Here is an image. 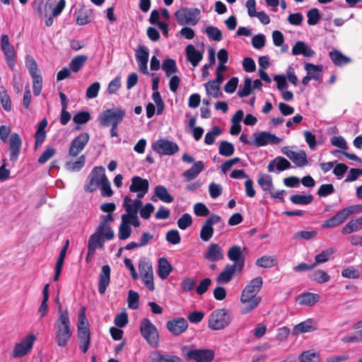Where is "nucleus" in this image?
<instances>
[{"label":"nucleus","mask_w":362,"mask_h":362,"mask_svg":"<svg viewBox=\"0 0 362 362\" xmlns=\"http://www.w3.org/2000/svg\"><path fill=\"white\" fill-rule=\"evenodd\" d=\"M228 258L233 262L232 265L228 264V282L233 277L235 273H240L244 267L245 257L240 246H233L228 251Z\"/></svg>","instance_id":"3"},{"label":"nucleus","mask_w":362,"mask_h":362,"mask_svg":"<svg viewBox=\"0 0 362 362\" xmlns=\"http://www.w3.org/2000/svg\"><path fill=\"white\" fill-rule=\"evenodd\" d=\"M329 56L335 66H342L351 62V59L337 49H333L329 52Z\"/></svg>","instance_id":"29"},{"label":"nucleus","mask_w":362,"mask_h":362,"mask_svg":"<svg viewBox=\"0 0 362 362\" xmlns=\"http://www.w3.org/2000/svg\"><path fill=\"white\" fill-rule=\"evenodd\" d=\"M132 200L129 196L124 198V207L127 211L126 215H135L138 214L139 210L141 208V199L136 198L132 203Z\"/></svg>","instance_id":"24"},{"label":"nucleus","mask_w":362,"mask_h":362,"mask_svg":"<svg viewBox=\"0 0 362 362\" xmlns=\"http://www.w3.org/2000/svg\"><path fill=\"white\" fill-rule=\"evenodd\" d=\"M341 276L344 278L355 279L359 278L360 273L358 269L351 266L344 269L341 272Z\"/></svg>","instance_id":"64"},{"label":"nucleus","mask_w":362,"mask_h":362,"mask_svg":"<svg viewBox=\"0 0 362 362\" xmlns=\"http://www.w3.org/2000/svg\"><path fill=\"white\" fill-rule=\"evenodd\" d=\"M126 116L124 110L114 107L103 112L99 117V122L101 126L109 127L110 125H119Z\"/></svg>","instance_id":"5"},{"label":"nucleus","mask_w":362,"mask_h":362,"mask_svg":"<svg viewBox=\"0 0 362 362\" xmlns=\"http://www.w3.org/2000/svg\"><path fill=\"white\" fill-rule=\"evenodd\" d=\"M57 153V150L52 147H47L42 153V155L38 158V163L40 164H45L51 158H52Z\"/></svg>","instance_id":"55"},{"label":"nucleus","mask_w":362,"mask_h":362,"mask_svg":"<svg viewBox=\"0 0 362 362\" xmlns=\"http://www.w3.org/2000/svg\"><path fill=\"white\" fill-rule=\"evenodd\" d=\"M334 253V250L332 248H329L323 250L321 253L317 255L315 257V267L317 264L325 263L328 261L329 257Z\"/></svg>","instance_id":"53"},{"label":"nucleus","mask_w":362,"mask_h":362,"mask_svg":"<svg viewBox=\"0 0 362 362\" xmlns=\"http://www.w3.org/2000/svg\"><path fill=\"white\" fill-rule=\"evenodd\" d=\"M88 59V56L84 54L77 55L74 57L69 63L71 70L74 72H78Z\"/></svg>","instance_id":"39"},{"label":"nucleus","mask_w":362,"mask_h":362,"mask_svg":"<svg viewBox=\"0 0 362 362\" xmlns=\"http://www.w3.org/2000/svg\"><path fill=\"white\" fill-rule=\"evenodd\" d=\"M132 234V228L127 222L122 220V222L119 227L118 237L120 240H126L130 237Z\"/></svg>","instance_id":"52"},{"label":"nucleus","mask_w":362,"mask_h":362,"mask_svg":"<svg viewBox=\"0 0 362 362\" xmlns=\"http://www.w3.org/2000/svg\"><path fill=\"white\" fill-rule=\"evenodd\" d=\"M93 11L90 8L82 6L80 9L75 13L76 23L79 25H84L90 22Z\"/></svg>","instance_id":"27"},{"label":"nucleus","mask_w":362,"mask_h":362,"mask_svg":"<svg viewBox=\"0 0 362 362\" xmlns=\"http://www.w3.org/2000/svg\"><path fill=\"white\" fill-rule=\"evenodd\" d=\"M59 95L62 104L60 122L62 125H66L71 119V114L66 110L68 107L67 98L66 95L62 92H59Z\"/></svg>","instance_id":"36"},{"label":"nucleus","mask_w":362,"mask_h":362,"mask_svg":"<svg viewBox=\"0 0 362 362\" xmlns=\"http://www.w3.org/2000/svg\"><path fill=\"white\" fill-rule=\"evenodd\" d=\"M221 217L216 214H212L204 222L200 231V238L204 241H209L214 234L213 225L218 223Z\"/></svg>","instance_id":"17"},{"label":"nucleus","mask_w":362,"mask_h":362,"mask_svg":"<svg viewBox=\"0 0 362 362\" xmlns=\"http://www.w3.org/2000/svg\"><path fill=\"white\" fill-rule=\"evenodd\" d=\"M204 257L212 262L222 259H223V250L218 244L213 243L204 254Z\"/></svg>","instance_id":"28"},{"label":"nucleus","mask_w":362,"mask_h":362,"mask_svg":"<svg viewBox=\"0 0 362 362\" xmlns=\"http://www.w3.org/2000/svg\"><path fill=\"white\" fill-rule=\"evenodd\" d=\"M263 284L262 277L252 279L242 292L240 301L243 313L255 309L260 303L261 297L257 295Z\"/></svg>","instance_id":"1"},{"label":"nucleus","mask_w":362,"mask_h":362,"mask_svg":"<svg viewBox=\"0 0 362 362\" xmlns=\"http://www.w3.org/2000/svg\"><path fill=\"white\" fill-rule=\"evenodd\" d=\"M349 209L351 207H346L341 210H339L336 213L334 216L325 221L322 224V228H335L342 223H344L350 215H351V211Z\"/></svg>","instance_id":"12"},{"label":"nucleus","mask_w":362,"mask_h":362,"mask_svg":"<svg viewBox=\"0 0 362 362\" xmlns=\"http://www.w3.org/2000/svg\"><path fill=\"white\" fill-rule=\"evenodd\" d=\"M149 182L148 180L139 176H134L132 178V184L129 187L131 192L137 193L136 198L141 199L148 192Z\"/></svg>","instance_id":"15"},{"label":"nucleus","mask_w":362,"mask_h":362,"mask_svg":"<svg viewBox=\"0 0 362 362\" xmlns=\"http://www.w3.org/2000/svg\"><path fill=\"white\" fill-rule=\"evenodd\" d=\"M291 52L293 55L302 54L305 57H312L315 55L314 50L303 41L296 42Z\"/></svg>","instance_id":"26"},{"label":"nucleus","mask_w":362,"mask_h":362,"mask_svg":"<svg viewBox=\"0 0 362 362\" xmlns=\"http://www.w3.org/2000/svg\"><path fill=\"white\" fill-rule=\"evenodd\" d=\"M166 327L170 333L177 336L186 331L188 324L185 318H173L167 322Z\"/></svg>","instance_id":"20"},{"label":"nucleus","mask_w":362,"mask_h":362,"mask_svg":"<svg viewBox=\"0 0 362 362\" xmlns=\"http://www.w3.org/2000/svg\"><path fill=\"white\" fill-rule=\"evenodd\" d=\"M291 168V165L288 160L281 156H278L272 160L268 165L267 169L269 172H274L275 168L281 172Z\"/></svg>","instance_id":"25"},{"label":"nucleus","mask_w":362,"mask_h":362,"mask_svg":"<svg viewBox=\"0 0 362 362\" xmlns=\"http://www.w3.org/2000/svg\"><path fill=\"white\" fill-rule=\"evenodd\" d=\"M166 240L173 244H179L181 241V237L179 232L177 230H170L167 232L165 235Z\"/></svg>","instance_id":"62"},{"label":"nucleus","mask_w":362,"mask_h":362,"mask_svg":"<svg viewBox=\"0 0 362 362\" xmlns=\"http://www.w3.org/2000/svg\"><path fill=\"white\" fill-rule=\"evenodd\" d=\"M155 195L158 198L165 203H171L173 202L174 198L170 195L166 187L163 185H157L154 189Z\"/></svg>","instance_id":"38"},{"label":"nucleus","mask_w":362,"mask_h":362,"mask_svg":"<svg viewBox=\"0 0 362 362\" xmlns=\"http://www.w3.org/2000/svg\"><path fill=\"white\" fill-rule=\"evenodd\" d=\"M308 23L310 25H316L320 20V14L319 10L316 8H313L308 11Z\"/></svg>","instance_id":"58"},{"label":"nucleus","mask_w":362,"mask_h":362,"mask_svg":"<svg viewBox=\"0 0 362 362\" xmlns=\"http://www.w3.org/2000/svg\"><path fill=\"white\" fill-rule=\"evenodd\" d=\"M110 267L108 264L103 265L98 276V292L104 294L110 283Z\"/></svg>","instance_id":"21"},{"label":"nucleus","mask_w":362,"mask_h":362,"mask_svg":"<svg viewBox=\"0 0 362 362\" xmlns=\"http://www.w3.org/2000/svg\"><path fill=\"white\" fill-rule=\"evenodd\" d=\"M33 79V93L35 95L38 96L42 90V78L40 74L31 76Z\"/></svg>","instance_id":"54"},{"label":"nucleus","mask_w":362,"mask_h":362,"mask_svg":"<svg viewBox=\"0 0 362 362\" xmlns=\"http://www.w3.org/2000/svg\"><path fill=\"white\" fill-rule=\"evenodd\" d=\"M298 359L300 362H320V356L317 351L307 350L301 353Z\"/></svg>","instance_id":"40"},{"label":"nucleus","mask_w":362,"mask_h":362,"mask_svg":"<svg viewBox=\"0 0 362 362\" xmlns=\"http://www.w3.org/2000/svg\"><path fill=\"white\" fill-rule=\"evenodd\" d=\"M0 102L3 109L6 112H10L12 109L11 100L7 90L4 88H0Z\"/></svg>","instance_id":"45"},{"label":"nucleus","mask_w":362,"mask_h":362,"mask_svg":"<svg viewBox=\"0 0 362 362\" xmlns=\"http://www.w3.org/2000/svg\"><path fill=\"white\" fill-rule=\"evenodd\" d=\"M78 338L79 347L83 354H86L90 343L89 323L88 318H80L78 323Z\"/></svg>","instance_id":"8"},{"label":"nucleus","mask_w":362,"mask_h":362,"mask_svg":"<svg viewBox=\"0 0 362 362\" xmlns=\"http://www.w3.org/2000/svg\"><path fill=\"white\" fill-rule=\"evenodd\" d=\"M151 362H180L181 359L177 356L161 354L154 352L151 358Z\"/></svg>","instance_id":"41"},{"label":"nucleus","mask_w":362,"mask_h":362,"mask_svg":"<svg viewBox=\"0 0 362 362\" xmlns=\"http://www.w3.org/2000/svg\"><path fill=\"white\" fill-rule=\"evenodd\" d=\"M100 236H104L105 238V231H100L97 228V231L92 234L88 240V248H89L90 254L93 253V251L96 250L100 242Z\"/></svg>","instance_id":"42"},{"label":"nucleus","mask_w":362,"mask_h":362,"mask_svg":"<svg viewBox=\"0 0 362 362\" xmlns=\"http://www.w3.org/2000/svg\"><path fill=\"white\" fill-rule=\"evenodd\" d=\"M22 141L18 133H13L9 139V152L10 160L13 163L16 162L18 159Z\"/></svg>","instance_id":"19"},{"label":"nucleus","mask_w":362,"mask_h":362,"mask_svg":"<svg viewBox=\"0 0 362 362\" xmlns=\"http://www.w3.org/2000/svg\"><path fill=\"white\" fill-rule=\"evenodd\" d=\"M100 88V85L99 82H94L91 83L86 90V97L90 99L96 98L98 95Z\"/></svg>","instance_id":"63"},{"label":"nucleus","mask_w":362,"mask_h":362,"mask_svg":"<svg viewBox=\"0 0 362 362\" xmlns=\"http://www.w3.org/2000/svg\"><path fill=\"white\" fill-rule=\"evenodd\" d=\"M173 271V267L169 261L165 258L161 257L158 260V274L162 279H165L170 272Z\"/></svg>","instance_id":"31"},{"label":"nucleus","mask_w":362,"mask_h":362,"mask_svg":"<svg viewBox=\"0 0 362 362\" xmlns=\"http://www.w3.org/2000/svg\"><path fill=\"white\" fill-rule=\"evenodd\" d=\"M252 136L254 138V146L257 147L264 146L268 144H278L281 141V139L269 132L254 133Z\"/></svg>","instance_id":"13"},{"label":"nucleus","mask_w":362,"mask_h":362,"mask_svg":"<svg viewBox=\"0 0 362 362\" xmlns=\"http://www.w3.org/2000/svg\"><path fill=\"white\" fill-rule=\"evenodd\" d=\"M55 339L59 347H65L73 333L69 318H58L54 325Z\"/></svg>","instance_id":"2"},{"label":"nucleus","mask_w":362,"mask_h":362,"mask_svg":"<svg viewBox=\"0 0 362 362\" xmlns=\"http://www.w3.org/2000/svg\"><path fill=\"white\" fill-rule=\"evenodd\" d=\"M37 337L33 333H29L16 343L12 350L11 357L18 358L28 355L33 349Z\"/></svg>","instance_id":"6"},{"label":"nucleus","mask_w":362,"mask_h":362,"mask_svg":"<svg viewBox=\"0 0 362 362\" xmlns=\"http://www.w3.org/2000/svg\"><path fill=\"white\" fill-rule=\"evenodd\" d=\"M304 69L307 72V75L310 76L311 79L318 81L322 75V65H315L312 63H305Z\"/></svg>","instance_id":"30"},{"label":"nucleus","mask_w":362,"mask_h":362,"mask_svg":"<svg viewBox=\"0 0 362 362\" xmlns=\"http://www.w3.org/2000/svg\"><path fill=\"white\" fill-rule=\"evenodd\" d=\"M135 57L141 72L148 74L147 64L149 57L148 49L142 45H139L135 53Z\"/></svg>","instance_id":"18"},{"label":"nucleus","mask_w":362,"mask_h":362,"mask_svg":"<svg viewBox=\"0 0 362 362\" xmlns=\"http://www.w3.org/2000/svg\"><path fill=\"white\" fill-rule=\"evenodd\" d=\"M152 147L160 155L172 156L179 151V146L175 142L163 139L156 141Z\"/></svg>","instance_id":"10"},{"label":"nucleus","mask_w":362,"mask_h":362,"mask_svg":"<svg viewBox=\"0 0 362 362\" xmlns=\"http://www.w3.org/2000/svg\"><path fill=\"white\" fill-rule=\"evenodd\" d=\"M192 224V219L190 214H184L177 221V226L181 230H185Z\"/></svg>","instance_id":"61"},{"label":"nucleus","mask_w":362,"mask_h":362,"mask_svg":"<svg viewBox=\"0 0 362 362\" xmlns=\"http://www.w3.org/2000/svg\"><path fill=\"white\" fill-rule=\"evenodd\" d=\"M89 139V134L87 132L81 133L75 137L71 141L69 155L74 158L78 156L88 143Z\"/></svg>","instance_id":"11"},{"label":"nucleus","mask_w":362,"mask_h":362,"mask_svg":"<svg viewBox=\"0 0 362 362\" xmlns=\"http://www.w3.org/2000/svg\"><path fill=\"white\" fill-rule=\"evenodd\" d=\"M101 218L102 220L98 228L99 229L100 232L102 230L105 231V239L107 240H111L114 238L115 236L114 231L109 225V223L113 221L112 215V214L103 215Z\"/></svg>","instance_id":"23"},{"label":"nucleus","mask_w":362,"mask_h":362,"mask_svg":"<svg viewBox=\"0 0 362 362\" xmlns=\"http://www.w3.org/2000/svg\"><path fill=\"white\" fill-rule=\"evenodd\" d=\"M320 300V296L313 293H305L297 298V301L300 305L311 306Z\"/></svg>","instance_id":"37"},{"label":"nucleus","mask_w":362,"mask_h":362,"mask_svg":"<svg viewBox=\"0 0 362 362\" xmlns=\"http://www.w3.org/2000/svg\"><path fill=\"white\" fill-rule=\"evenodd\" d=\"M310 278L314 281L320 284L326 283L329 281L330 276L323 270L317 269L310 274Z\"/></svg>","instance_id":"47"},{"label":"nucleus","mask_w":362,"mask_h":362,"mask_svg":"<svg viewBox=\"0 0 362 362\" xmlns=\"http://www.w3.org/2000/svg\"><path fill=\"white\" fill-rule=\"evenodd\" d=\"M204 170V164L202 161H197L187 170L183 173L182 176L186 181H190L196 178Z\"/></svg>","instance_id":"32"},{"label":"nucleus","mask_w":362,"mask_h":362,"mask_svg":"<svg viewBox=\"0 0 362 362\" xmlns=\"http://www.w3.org/2000/svg\"><path fill=\"white\" fill-rule=\"evenodd\" d=\"M316 329L317 325L311 319H308L307 320L296 325L293 328V334H297L299 333L313 332Z\"/></svg>","instance_id":"34"},{"label":"nucleus","mask_w":362,"mask_h":362,"mask_svg":"<svg viewBox=\"0 0 362 362\" xmlns=\"http://www.w3.org/2000/svg\"><path fill=\"white\" fill-rule=\"evenodd\" d=\"M186 54L187 59L193 66H197L203 57L202 54L197 50L192 45H189L186 47Z\"/></svg>","instance_id":"33"},{"label":"nucleus","mask_w":362,"mask_h":362,"mask_svg":"<svg viewBox=\"0 0 362 362\" xmlns=\"http://www.w3.org/2000/svg\"><path fill=\"white\" fill-rule=\"evenodd\" d=\"M252 90V79L250 77H245L244 79L243 86L240 88L238 91V95L240 98H243L249 95Z\"/></svg>","instance_id":"51"},{"label":"nucleus","mask_w":362,"mask_h":362,"mask_svg":"<svg viewBox=\"0 0 362 362\" xmlns=\"http://www.w3.org/2000/svg\"><path fill=\"white\" fill-rule=\"evenodd\" d=\"M1 49L5 54L8 66L13 69L16 59V52L13 46L11 44H9L8 46L1 47Z\"/></svg>","instance_id":"43"},{"label":"nucleus","mask_w":362,"mask_h":362,"mask_svg":"<svg viewBox=\"0 0 362 362\" xmlns=\"http://www.w3.org/2000/svg\"><path fill=\"white\" fill-rule=\"evenodd\" d=\"M128 305L132 309H136L139 307V296L137 292L130 290L128 293Z\"/></svg>","instance_id":"59"},{"label":"nucleus","mask_w":362,"mask_h":362,"mask_svg":"<svg viewBox=\"0 0 362 362\" xmlns=\"http://www.w3.org/2000/svg\"><path fill=\"white\" fill-rule=\"evenodd\" d=\"M214 358V353L210 349H194L187 354V360L196 362H211Z\"/></svg>","instance_id":"16"},{"label":"nucleus","mask_w":362,"mask_h":362,"mask_svg":"<svg viewBox=\"0 0 362 362\" xmlns=\"http://www.w3.org/2000/svg\"><path fill=\"white\" fill-rule=\"evenodd\" d=\"M277 262L275 257L272 256L264 255L258 258L256 264L263 268H271L276 264Z\"/></svg>","instance_id":"48"},{"label":"nucleus","mask_w":362,"mask_h":362,"mask_svg":"<svg viewBox=\"0 0 362 362\" xmlns=\"http://www.w3.org/2000/svg\"><path fill=\"white\" fill-rule=\"evenodd\" d=\"M257 182L264 191H271L273 188L272 177L268 175H259Z\"/></svg>","instance_id":"50"},{"label":"nucleus","mask_w":362,"mask_h":362,"mask_svg":"<svg viewBox=\"0 0 362 362\" xmlns=\"http://www.w3.org/2000/svg\"><path fill=\"white\" fill-rule=\"evenodd\" d=\"M105 168L103 166H96L93 168L87 180L84 189L88 192L95 191L103 181Z\"/></svg>","instance_id":"9"},{"label":"nucleus","mask_w":362,"mask_h":362,"mask_svg":"<svg viewBox=\"0 0 362 362\" xmlns=\"http://www.w3.org/2000/svg\"><path fill=\"white\" fill-rule=\"evenodd\" d=\"M200 11L196 8H182L175 13L177 21L179 25H194L199 20Z\"/></svg>","instance_id":"7"},{"label":"nucleus","mask_w":362,"mask_h":362,"mask_svg":"<svg viewBox=\"0 0 362 362\" xmlns=\"http://www.w3.org/2000/svg\"><path fill=\"white\" fill-rule=\"evenodd\" d=\"M90 119V115L88 112L81 111L76 113L74 117L73 121L76 124H83L87 123Z\"/></svg>","instance_id":"60"},{"label":"nucleus","mask_w":362,"mask_h":362,"mask_svg":"<svg viewBox=\"0 0 362 362\" xmlns=\"http://www.w3.org/2000/svg\"><path fill=\"white\" fill-rule=\"evenodd\" d=\"M362 229V216L349 221L341 229L344 235L350 234Z\"/></svg>","instance_id":"35"},{"label":"nucleus","mask_w":362,"mask_h":362,"mask_svg":"<svg viewBox=\"0 0 362 362\" xmlns=\"http://www.w3.org/2000/svg\"><path fill=\"white\" fill-rule=\"evenodd\" d=\"M140 332L143 338L153 348L159 344V333L156 327L148 319L144 318L140 324Z\"/></svg>","instance_id":"4"},{"label":"nucleus","mask_w":362,"mask_h":362,"mask_svg":"<svg viewBox=\"0 0 362 362\" xmlns=\"http://www.w3.org/2000/svg\"><path fill=\"white\" fill-rule=\"evenodd\" d=\"M313 196L312 194L302 195L294 194L291 196L290 200L294 204L298 205H308L313 201Z\"/></svg>","instance_id":"44"},{"label":"nucleus","mask_w":362,"mask_h":362,"mask_svg":"<svg viewBox=\"0 0 362 362\" xmlns=\"http://www.w3.org/2000/svg\"><path fill=\"white\" fill-rule=\"evenodd\" d=\"M205 32L208 37L211 40L220 41L222 39V33L216 27L207 26Z\"/></svg>","instance_id":"56"},{"label":"nucleus","mask_w":362,"mask_h":362,"mask_svg":"<svg viewBox=\"0 0 362 362\" xmlns=\"http://www.w3.org/2000/svg\"><path fill=\"white\" fill-rule=\"evenodd\" d=\"M162 69L168 77L177 71L176 62L173 59H166L162 64Z\"/></svg>","instance_id":"46"},{"label":"nucleus","mask_w":362,"mask_h":362,"mask_svg":"<svg viewBox=\"0 0 362 362\" xmlns=\"http://www.w3.org/2000/svg\"><path fill=\"white\" fill-rule=\"evenodd\" d=\"M86 162V156L81 155L78 157V160L74 162H67L65 165L66 168L71 172L79 171L84 166Z\"/></svg>","instance_id":"49"},{"label":"nucleus","mask_w":362,"mask_h":362,"mask_svg":"<svg viewBox=\"0 0 362 362\" xmlns=\"http://www.w3.org/2000/svg\"><path fill=\"white\" fill-rule=\"evenodd\" d=\"M281 152L298 168H303L308 164L305 151H294L291 150L288 146H284L281 148Z\"/></svg>","instance_id":"14"},{"label":"nucleus","mask_w":362,"mask_h":362,"mask_svg":"<svg viewBox=\"0 0 362 362\" xmlns=\"http://www.w3.org/2000/svg\"><path fill=\"white\" fill-rule=\"evenodd\" d=\"M223 81L224 76L218 75L215 79L210 80L206 83L204 86L207 94L216 98L220 97L222 95L221 91V84Z\"/></svg>","instance_id":"22"},{"label":"nucleus","mask_w":362,"mask_h":362,"mask_svg":"<svg viewBox=\"0 0 362 362\" xmlns=\"http://www.w3.org/2000/svg\"><path fill=\"white\" fill-rule=\"evenodd\" d=\"M25 64L29 71L30 76H33V75L40 74L37 64L35 59L32 56H30V55L26 56Z\"/></svg>","instance_id":"57"}]
</instances>
